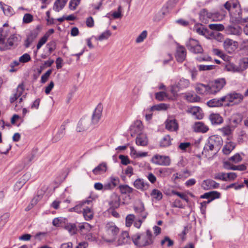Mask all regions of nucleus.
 I'll use <instances>...</instances> for the list:
<instances>
[{"label": "nucleus", "mask_w": 248, "mask_h": 248, "mask_svg": "<svg viewBox=\"0 0 248 248\" xmlns=\"http://www.w3.org/2000/svg\"><path fill=\"white\" fill-rule=\"evenodd\" d=\"M201 108L198 107H193L189 108L187 110V112L191 114L197 119H201L203 117V115L201 112Z\"/></svg>", "instance_id": "393cba45"}, {"label": "nucleus", "mask_w": 248, "mask_h": 248, "mask_svg": "<svg viewBox=\"0 0 248 248\" xmlns=\"http://www.w3.org/2000/svg\"><path fill=\"white\" fill-rule=\"evenodd\" d=\"M119 189L122 194H130L133 192V189L127 185L119 186Z\"/></svg>", "instance_id": "a18cd8bd"}, {"label": "nucleus", "mask_w": 248, "mask_h": 248, "mask_svg": "<svg viewBox=\"0 0 248 248\" xmlns=\"http://www.w3.org/2000/svg\"><path fill=\"white\" fill-rule=\"evenodd\" d=\"M81 0H71L69 2V7L72 10H74L80 3Z\"/></svg>", "instance_id": "5fc2aeb1"}, {"label": "nucleus", "mask_w": 248, "mask_h": 248, "mask_svg": "<svg viewBox=\"0 0 248 248\" xmlns=\"http://www.w3.org/2000/svg\"><path fill=\"white\" fill-rule=\"evenodd\" d=\"M119 232V228L114 222H108L105 225V233L102 238L107 243H113L116 240Z\"/></svg>", "instance_id": "f03ea898"}, {"label": "nucleus", "mask_w": 248, "mask_h": 248, "mask_svg": "<svg viewBox=\"0 0 248 248\" xmlns=\"http://www.w3.org/2000/svg\"><path fill=\"white\" fill-rule=\"evenodd\" d=\"M66 124L63 123L60 127L57 133L54 136L52 140L54 142L60 140L65 135Z\"/></svg>", "instance_id": "5701e85b"}, {"label": "nucleus", "mask_w": 248, "mask_h": 248, "mask_svg": "<svg viewBox=\"0 0 248 248\" xmlns=\"http://www.w3.org/2000/svg\"><path fill=\"white\" fill-rule=\"evenodd\" d=\"M64 229L66 230L71 235L75 234L77 230L76 225L71 223H68L65 225Z\"/></svg>", "instance_id": "79ce46f5"}, {"label": "nucleus", "mask_w": 248, "mask_h": 248, "mask_svg": "<svg viewBox=\"0 0 248 248\" xmlns=\"http://www.w3.org/2000/svg\"><path fill=\"white\" fill-rule=\"evenodd\" d=\"M195 89L197 93L199 94L203 95L211 94L208 84L206 85L200 83H197Z\"/></svg>", "instance_id": "f8f14e48"}, {"label": "nucleus", "mask_w": 248, "mask_h": 248, "mask_svg": "<svg viewBox=\"0 0 248 248\" xmlns=\"http://www.w3.org/2000/svg\"><path fill=\"white\" fill-rule=\"evenodd\" d=\"M10 214L8 213L4 214L0 217V229L7 223Z\"/></svg>", "instance_id": "09e8293b"}, {"label": "nucleus", "mask_w": 248, "mask_h": 248, "mask_svg": "<svg viewBox=\"0 0 248 248\" xmlns=\"http://www.w3.org/2000/svg\"><path fill=\"white\" fill-rule=\"evenodd\" d=\"M219 99L221 107H229L241 102L244 99V96L241 93L233 92L228 93Z\"/></svg>", "instance_id": "20e7f679"}, {"label": "nucleus", "mask_w": 248, "mask_h": 248, "mask_svg": "<svg viewBox=\"0 0 248 248\" xmlns=\"http://www.w3.org/2000/svg\"><path fill=\"white\" fill-rule=\"evenodd\" d=\"M223 144V140L219 136L212 135L210 136L205 144L202 153H206L209 151H215L217 153Z\"/></svg>", "instance_id": "7ed1b4c3"}, {"label": "nucleus", "mask_w": 248, "mask_h": 248, "mask_svg": "<svg viewBox=\"0 0 248 248\" xmlns=\"http://www.w3.org/2000/svg\"><path fill=\"white\" fill-rule=\"evenodd\" d=\"M135 216L133 214H129L127 215L125 218V225L127 227H130L131 226L133 222Z\"/></svg>", "instance_id": "603ef678"}, {"label": "nucleus", "mask_w": 248, "mask_h": 248, "mask_svg": "<svg viewBox=\"0 0 248 248\" xmlns=\"http://www.w3.org/2000/svg\"><path fill=\"white\" fill-rule=\"evenodd\" d=\"M209 120L212 124H219L223 123V119L219 114L212 113L209 116Z\"/></svg>", "instance_id": "473e14b6"}, {"label": "nucleus", "mask_w": 248, "mask_h": 248, "mask_svg": "<svg viewBox=\"0 0 248 248\" xmlns=\"http://www.w3.org/2000/svg\"><path fill=\"white\" fill-rule=\"evenodd\" d=\"M1 8L2 9L4 15L6 16H10L14 14L13 9L9 5H4V6H2Z\"/></svg>", "instance_id": "49530a36"}, {"label": "nucleus", "mask_w": 248, "mask_h": 248, "mask_svg": "<svg viewBox=\"0 0 248 248\" xmlns=\"http://www.w3.org/2000/svg\"><path fill=\"white\" fill-rule=\"evenodd\" d=\"M219 186V184L212 179L204 180L202 184V187L205 190L212 188H217Z\"/></svg>", "instance_id": "a211bd4d"}, {"label": "nucleus", "mask_w": 248, "mask_h": 248, "mask_svg": "<svg viewBox=\"0 0 248 248\" xmlns=\"http://www.w3.org/2000/svg\"><path fill=\"white\" fill-rule=\"evenodd\" d=\"M31 60L30 55L28 53H25L19 57V61L20 62L25 63Z\"/></svg>", "instance_id": "052dcab7"}, {"label": "nucleus", "mask_w": 248, "mask_h": 248, "mask_svg": "<svg viewBox=\"0 0 248 248\" xmlns=\"http://www.w3.org/2000/svg\"><path fill=\"white\" fill-rule=\"evenodd\" d=\"M209 27L210 29L213 30L212 31H222L224 29V26L221 24H211L209 25Z\"/></svg>", "instance_id": "de8ad7c7"}, {"label": "nucleus", "mask_w": 248, "mask_h": 248, "mask_svg": "<svg viewBox=\"0 0 248 248\" xmlns=\"http://www.w3.org/2000/svg\"><path fill=\"white\" fill-rule=\"evenodd\" d=\"M224 7L229 11H231L232 9H236L240 6L239 3L236 0H231L227 1L224 5Z\"/></svg>", "instance_id": "72a5a7b5"}, {"label": "nucleus", "mask_w": 248, "mask_h": 248, "mask_svg": "<svg viewBox=\"0 0 248 248\" xmlns=\"http://www.w3.org/2000/svg\"><path fill=\"white\" fill-rule=\"evenodd\" d=\"M134 186L141 191L148 190L149 188V184L142 178L137 179L133 183Z\"/></svg>", "instance_id": "9b49d317"}, {"label": "nucleus", "mask_w": 248, "mask_h": 248, "mask_svg": "<svg viewBox=\"0 0 248 248\" xmlns=\"http://www.w3.org/2000/svg\"><path fill=\"white\" fill-rule=\"evenodd\" d=\"M107 169V163L106 162H102L93 170V173L96 175H100L106 172Z\"/></svg>", "instance_id": "cd10ccee"}, {"label": "nucleus", "mask_w": 248, "mask_h": 248, "mask_svg": "<svg viewBox=\"0 0 248 248\" xmlns=\"http://www.w3.org/2000/svg\"><path fill=\"white\" fill-rule=\"evenodd\" d=\"M186 51L184 46L178 45L176 48L175 57L178 62H183L186 58Z\"/></svg>", "instance_id": "ddd939ff"}, {"label": "nucleus", "mask_w": 248, "mask_h": 248, "mask_svg": "<svg viewBox=\"0 0 248 248\" xmlns=\"http://www.w3.org/2000/svg\"><path fill=\"white\" fill-rule=\"evenodd\" d=\"M209 38L214 39L217 41L222 42L223 40V35L217 31H212L209 33Z\"/></svg>", "instance_id": "e433bc0d"}, {"label": "nucleus", "mask_w": 248, "mask_h": 248, "mask_svg": "<svg viewBox=\"0 0 248 248\" xmlns=\"http://www.w3.org/2000/svg\"><path fill=\"white\" fill-rule=\"evenodd\" d=\"M130 243V238L127 232H123L119 236L117 242L118 246H122Z\"/></svg>", "instance_id": "4be33fe9"}, {"label": "nucleus", "mask_w": 248, "mask_h": 248, "mask_svg": "<svg viewBox=\"0 0 248 248\" xmlns=\"http://www.w3.org/2000/svg\"><path fill=\"white\" fill-rule=\"evenodd\" d=\"M24 90V85L23 83H21L16 89V92L10 98V102L11 103L14 102L19 98L23 93Z\"/></svg>", "instance_id": "412c9836"}, {"label": "nucleus", "mask_w": 248, "mask_h": 248, "mask_svg": "<svg viewBox=\"0 0 248 248\" xmlns=\"http://www.w3.org/2000/svg\"><path fill=\"white\" fill-rule=\"evenodd\" d=\"M136 143L138 146H145L147 145L148 139L146 135L143 133L138 134L136 139Z\"/></svg>", "instance_id": "c85d7f7f"}, {"label": "nucleus", "mask_w": 248, "mask_h": 248, "mask_svg": "<svg viewBox=\"0 0 248 248\" xmlns=\"http://www.w3.org/2000/svg\"><path fill=\"white\" fill-rule=\"evenodd\" d=\"M166 128L169 131H175L178 129V124L175 119L168 120L166 122Z\"/></svg>", "instance_id": "2f4dec72"}, {"label": "nucleus", "mask_w": 248, "mask_h": 248, "mask_svg": "<svg viewBox=\"0 0 248 248\" xmlns=\"http://www.w3.org/2000/svg\"><path fill=\"white\" fill-rule=\"evenodd\" d=\"M193 130L196 132L206 133L209 130L208 127L201 122H197L192 126Z\"/></svg>", "instance_id": "6ab92c4d"}, {"label": "nucleus", "mask_w": 248, "mask_h": 248, "mask_svg": "<svg viewBox=\"0 0 248 248\" xmlns=\"http://www.w3.org/2000/svg\"><path fill=\"white\" fill-rule=\"evenodd\" d=\"M111 35V32L109 30H107L102 33L99 36L95 38L96 40L102 41L108 39Z\"/></svg>", "instance_id": "c03bdc74"}, {"label": "nucleus", "mask_w": 248, "mask_h": 248, "mask_svg": "<svg viewBox=\"0 0 248 248\" xmlns=\"http://www.w3.org/2000/svg\"><path fill=\"white\" fill-rule=\"evenodd\" d=\"M33 16L30 14H25L23 17V22L26 24L31 23L33 21Z\"/></svg>", "instance_id": "6e6d98bb"}, {"label": "nucleus", "mask_w": 248, "mask_h": 248, "mask_svg": "<svg viewBox=\"0 0 248 248\" xmlns=\"http://www.w3.org/2000/svg\"><path fill=\"white\" fill-rule=\"evenodd\" d=\"M133 128H135L134 131H135L136 132H140L142 129V124L141 122L140 121H137L135 123V125L133 126Z\"/></svg>", "instance_id": "774afa93"}, {"label": "nucleus", "mask_w": 248, "mask_h": 248, "mask_svg": "<svg viewBox=\"0 0 248 248\" xmlns=\"http://www.w3.org/2000/svg\"><path fill=\"white\" fill-rule=\"evenodd\" d=\"M147 36V31H143L136 38V42L140 43L142 42Z\"/></svg>", "instance_id": "3c124183"}, {"label": "nucleus", "mask_w": 248, "mask_h": 248, "mask_svg": "<svg viewBox=\"0 0 248 248\" xmlns=\"http://www.w3.org/2000/svg\"><path fill=\"white\" fill-rule=\"evenodd\" d=\"M214 178L217 180H221L224 181H227L226 173L224 172L216 173L214 176Z\"/></svg>", "instance_id": "4d7b16f0"}, {"label": "nucleus", "mask_w": 248, "mask_h": 248, "mask_svg": "<svg viewBox=\"0 0 248 248\" xmlns=\"http://www.w3.org/2000/svg\"><path fill=\"white\" fill-rule=\"evenodd\" d=\"M161 245L162 246H166L168 247H170L173 245V241L168 236H166L164 237V239L161 240Z\"/></svg>", "instance_id": "8fccbe9b"}, {"label": "nucleus", "mask_w": 248, "mask_h": 248, "mask_svg": "<svg viewBox=\"0 0 248 248\" xmlns=\"http://www.w3.org/2000/svg\"><path fill=\"white\" fill-rule=\"evenodd\" d=\"M90 124L89 120L85 118H81L78 123L76 130L78 132H82L89 128Z\"/></svg>", "instance_id": "dca6fc26"}, {"label": "nucleus", "mask_w": 248, "mask_h": 248, "mask_svg": "<svg viewBox=\"0 0 248 248\" xmlns=\"http://www.w3.org/2000/svg\"><path fill=\"white\" fill-rule=\"evenodd\" d=\"M168 106L167 104L161 103L157 105H155L154 106H153L151 108V109H155L157 110H166L168 108Z\"/></svg>", "instance_id": "864d4df0"}, {"label": "nucleus", "mask_w": 248, "mask_h": 248, "mask_svg": "<svg viewBox=\"0 0 248 248\" xmlns=\"http://www.w3.org/2000/svg\"><path fill=\"white\" fill-rule=\"evenodd\" d=\"M93 201V198L89 197L87 200H83L79 202L78 204L76 205L72 208L73 211L77 213H81L83 211V208H85V205H91Z\"/></svg>", "instance_id": "2eb2a0df"}, {"label": "nucleus", "mask_w": 248, "mask_h": 248, "mask_svg": "<svg viewBox=\"0 0 248 248\" xmlns=\"http://www.w3.org/2000/svg\"><path fill=\"white\" fill-rule=\"evenodd\" d=\"M135 212L139 214V216L142 219H145L148 213L145 211V208L143 203H140L138 206H135L134 207Z\"/></svg>", "instance_id": "b1692460"}, {"label": "nucleus", "mask_w": 248, "mask_h": 248, "mask_svg": "<svg viewBox=\"0 0 248 248\" xmlns=\"http://www.w3.org/2000/svg\"><path fill=\"white\" fill-rule=\"evenodd\" d=\"M167 97L166 93L164 92H160L155 93V98L159 101H163Z\"/></svg>", "instance_id": "0e129e2a"}, {"label": "nucleus", "mask_w": 248, "mask_h": 248, "mask_svg": "<svg viewBox=\"0 0 248 248\" xmlns=\"http://www.w3.org/2000/svg\"><path fill=\"white\" fill-rule=\"evenodd\" d=\"M171 140L169 135H165L161 140L160 145L163 147L169 146L171 145Z\"/></svg>", "instance_id": "58836bf2"}, {"label": "nucleus", "mask_w": 248, "mask_h": 248, "mask_svg": "<svg viewBox=\"0 0 248 248\" xmlns=\"http://www.w3.org/2000/svg\"><path fill=\"white\" fill-rule=\"evenodd\" d=\"M152 161L153 163L161 166H169L170 163V159L168 156L158 155H154Z\"/></svg>", "instance_id": "6e6552de"}, {"label": "nucleus", "mask_w": 248, "mask_h": 248, "mask_svg": "<svg viewBox=\"0 0 248 248\" xmlns=\"http://www.w3.org/2000/svg\"><path fill=\"white\" fill-rule=\"evenodd\" d=\"M226 32L229 34L239 36L242 32V29L238 25H231L226 29Z\"/></svg>", "instance_id": "aec40b11"}, {"label": "nucleus", "mask_w": 248, "mask_h": 248, "mask_svg": "<svg viewBox=\"0 0 248 248\" xmlns=\"http://www.w3.org/2000/svg\"><path fill=\"white\" fill-rule=\"evenodd\" d=\"M30 172L26 173L16 184L15 187L20 189L31 178Z\"/></svg>", "instance_id": "c756f323"}, {"label": "nucleus", "mask_w": 248, "mask_h": 248, "mask_svg": "<svg viewBox=\"0 0 248 248\" xmlns=\"http://www.w3.org/2000/svg\"><path fill=\"white\" fill-rule=\"evenodd\" d=\"M235 148L234 143L232 142H228L222 149L223 153L225 155L229 154Z\"/></svg>", "instance_id": "4c0bfd02"}, {"label": "nucleus", "mask_w": 248, "mask_h": 248, "mask_svg": "<svg viewBox=\"0 0 248 248\" xmlns=\"http://www.w3.org/2000/svg\"><path fill=\"white\" fill-rule=\"evenodd\" d=\"M237 44V42L227 38L224 40L223 43V46L225 49L229 53H231L236 48Z\"/></svg>", "instance_id": "f3484780"}, {"label": "nucleus", "mask_w": 248, "mask_h": 248, "mask_svg": "<svg viewBox=\"0 0 248 248\" xmlns=\"http://www.w3.org/2000/svg\"><path fill=\"white\" fill-rule=\"evenodd\" d=\"M202 16L203 17V19H204V17L206 16L208 18L212 19L213 20L219 21L224 18L225 14H219L218 13H208L207 10L203 9L201 13V18H202Z\"/></svg>", "instance_id": "1a4fd4ad"}, {"label": "nucleus", "mask_w": 248, "mask_h": 248, "mask_svg": "<svg viewBox=\"0 0 248 248\" xmlns=\"http://www.w3.org/2000/svg\"><path fill=\"white\" fill-rule=\"evenodd\" d=\"M132 240L135 245L139 247L150 246L154 243L152 232L149 230L145 232L134 234L132 236Z\"/></svg>", "instance_id": "f257e3e1"}, {"label": "nucleus", "mask_w": 248, "mask_h": 248, "mask_svg": "<svg viewBox=\"0 0 248 248\" xmlns=\"http://www.w3.org/2000/svg\"><path fill=\"white\" fill-rule=\"evenodd\" d=\"M186 99L187 101L190 102H199L201 100V98L197 94L190 93L186 94Z\"/></svg>", "instance_id": "ea45409f"}, {"label": "nucleus", "mask_w": 248, "mask_h": 248, "mask_svg": "<svg viewBox=\"0 0 248 248\" xmlns=\"http://www.w3.org/2000/svg\"><path fill=\"white\" fill-rule=\"evenodd\" d=\"M18 38L15 35H11L7 39L6 42V49L17 45Z\"/></svg>", "instance_id": "c9c22d12"}, {"label": "nucleus", "mask_w": 248, "mask_h": 248, "mask_svg": "<svg viewBox=\"0 0 248 248\" xmlns=\"http://www.w3.org/2000/svg\"><path fill=\"white\" fill-rule=\"evenodd\" d=\"M66 2V0H56L54 2L53 9L56 12H59L63 8Z\"/></svg>", "instance_id": "f704fd0d"}, {"label": "nucleus", "mask_w": 248, "mask_h": 248, "mask_svg": "<svg viewBox=\"0 0 248 248\" xmlns=\"http://www.w3.org/2000/svg\"><path fill=\"white\" fill-rule=\"evenodd\" d=\"M47 39L46 36H43L39 41L37 45V50L39 49L41 46L45 44L47 41Z\"/></svg>", "instance_id": "338daca9"}, {"label": "nucleus", "mask_w": 248, "mask_h": 248, "mask_svg": "<svg viewBox=\"0 0 248 248\" xmlns=\"http://www.w3.org/2000/svg\"><path fill=\"white\" fill-rule=\"evenodd\" d=\"M207 105L209 107H221L219 98H215L209 100Z\"/></svg>", "instance_id": "a19ab883"}, {"label": "nucleus", "mask_w": 248, "mask_h": 248, "mask_svg": "<svg viewBox=\"0 0 248 248\" xmlns=\"http://www.w3.org/2000/svg\"><path fill=\"white\" fill-rule=\"evenodd\" d=\"M179 0H169L166 5V9H171L178 2Z\"/></svg>", "instance_id": "69168bd1"}, {"label": "nucleus", "mask_w": 248, "mask_h": 248, "mask_svg": "<svg viewBox=\"0 0 248 248\" xmlns=\"http://www.w3.org/2000/svg\"><path fill=\"white\" fill-rule=\"evenodd\" d=\"M229 12L232 18L236 22H241L242 21L247 22L248 21V17L244 19L242 18L240 6L239 7L238 9H232V10Z\"/></svg>", "instance_id": "9d476101"}, {"label": "nucleus", "mask_w": 248, "mask_h": 248, "mask_svg": "<svg viewBox=\"0 0 248 248\" xmlns=\"http://www.w3.org/2000/svg\"><path fill=\"white\" fill-rule=\"evenodd\" d=\"M215 66L213 65H199L198 68L200 71L210 70L214 69Z\"/></svg>", "instance_id": "680f3d73"}, {"label": "nucleus", "mask_w": 248, "mask_h": 248, "mask_svg": "<svg viewBox=\"0 0 248 248\" xmlns=\"http://www.w3.org/2000/svg\"><path fill=\"white\" fill-rule=\"evenodd\" d=\"M51 73L52 70L49 69L42 76L41 81L42 83H45L47 80Z\"/></svg>", "instance_id": "bf43d9fd"}, {"label": "nucleus", "mask_w": 248, "mask_h": 248, "mask_svg": "<svg viewBox=\"0 0 248 248\" xmlns=\"http://www.w3.org/2000/svg\"><path fill=\"white\" fill-rule=\"evenodd\" d=\"M150 194L154 199L157 201L161 200L163 197L162 192L157 189H154Z\"/></svg>", "instance_id": "37998d69"}, {"label": "nucleus", "mask_w": 248, "mask_h": 248, "mask_svg": "<svg viewBox=\"0 0 248 248\" xmlns=\"http://www.w3.org/2000/svg\"><path fill=\"white\" fill-rule=\"evenodd\" d=\"M38 35V32L37 30H33L31 31L25 41V47H29L34 39L36 38Z\"/></svg>", "instance_id": "a878e982"}, {"label": "nucleus", "mask_w": 248, "mask_h": 248, "mask_svg": "<svg viewBox=\"0 0 248 248\" xmlns=\"http://www.w3.org/2000/svg\"><path fill=\"white\" fill-rule=\"evenodd\" d=\"M186 47L191 52L194 53H201L203 49L198 41L192 38H190L186 44Z\"/></svg>", "instance_id": "423d86ee"}, {"label": "nucleus", "mask_w": 248, "mask_h": 248, "mask_svg": "<svg viewBox=\"0 0 248 248\" xmlns=\"http://www.w3.org/2000/svg\"><path fill=\"white\" fill-rule=\"evenodd\" d=\"M172 193L178 196L180 198H181L183 200L185 201L186 202H188V198L187 196L185 194L180 193L179 192H178V191H176L175 190H172Z\"/></svg>", "instance_id": "13d9d810"}, {"label": "nucleus", "mask_w": 248, "mask_h": 248, "mask_svg": "<svg viewBox=\"0 0 248 248\" xmlns=\"http://www.w3.org/2000/svg\"><path fill=\"white\" fill-rule=\"evenodd\" d=\"M220 197V193L216 191L205 193L201 196L202 198L209 199L208 201H210V202L216 199L219 198Z\"/></svg>", "instance_id": "bb28decb"}, {"label": "nucleus", "mask_w": 248, "mask_h": 248, "mask_svg": "<svg viewBox=\"0 0 248 248\" xmlns=\"http://www.w3.org/2000/svg\"><path fill=\"white\" fill-rule=\"evenodd\" d=\"M229 160L234 163H237L241 161L242 158L239 154H236L233 156L231 157Z\"/></svg>", "instance_id": "e2e57ef3"}, {"label": "nucleus", "mask_w": 248, "mask_h": 248, "mask_svg": "<svg viewBox=\"0 0 248 248\" xmlns=\"http://www.w3.org/2000/svg\"><path fill=\"white\" fill-rule=\"evenodd\" d=\"M189 85V81L188 79L182 78L180 79L177 84L171 87L170 92L173 95H175L180 90L188 87Z\"/></svg>", "instance_id": "0eeeda50"}, {"label": "nucleus", "mask_w": 248, "mask_h": 248, "mask_svg": "<svg viewBox=\"0 0 248 248\" xmlns=\"http://www.w3.org/2000/svg\"><path fill=\"white\" fill-rule=\"evenodd\" d=\"M103 110V107L101 105H98L94 109L92 115V122L94 124H97L100 121Z\"/></svg>", "instance_id": "4468645a"}, {"label": "nucleus", "mask_w": 248, "mask_h": 248, "mask_svg": "<svg viewBox=\"0 0 248 248\" xmlns=\"http://www.w3.org/2000/svg\"><path fill=\"white\" fill-rule=\"evenodd\" d=\"M225 84L226 81L224 78H219L210 81L208 83L210 94H216L223 88Z\"/></svg>", "instance_id": "39448f33"}, {"label": "nucleus", "mask_w": 248, "mask_h": 248, "mask_svg": "<svg viewBox=\"0 0 248 248\" xmlns=\"http://www.w3.org/2000/svg\"><path fill=\"white\" fill-rule=\"evenodd\" d=\"M92 205V204L89 205L90 206H86L83 208V215L86 220H91L93 217L94 213Z\"/></svg>", "instance_id": "7c9ffc66"}]
</instances>
